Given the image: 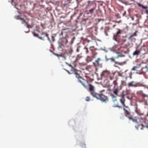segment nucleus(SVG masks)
Wrapping results in <instances>:
<instances>
[{"label": "nucleus", "instance_id": "79ce46f5", "mask_svg": "<svg viewBox=\"0 0 148 148\" xmlns=\"http://www.w3.org/2000/svg\"><path fill=\"white\" fill-rule=\"evenodd\" d=\"M66 71H67V72H68V73L69 74H71V73H70V72L69 71H68V70H66Z\"/></svg>", "mask_w": 148, "mask_h": 148}, {"label": "nucleus", "instance_id": "7c9ffc66", "mask_svg": "<svg viewBox=\"0 0 148 148\" xmlns=\"http://www.w3.org/2000/svg\"><path fill=\"white\" fill-rule=\"evenodd\" d=\"M95 49V47L94 46H90V50L93 51Z\"/></svg>", "mask_w": 148, "mask_h": 148}, {"label": "nucleus", "instance_id": "37998d69", "mask_svg": "<svg viewBox=\"0 0 148 148\" xmlns=\"http://www.w3.org/2000/svg\"><path fill=\"white\" fill-rule=\"evenodd\" d=\"M109 60H110V58H106V61H108Z\"/></svg>", "mask_w": 148, "mask_h": 148}, {"label": "nucleus", "instance_id": "c85d7f7f", "mask_svg": "<svg viewBox=\"0 0 148 148\" xmlns=\"http://www.w3.org/2000/svg\"><path fill=\"white\" fill-rule=\"evenodd\" d=\"M115 16L117 18H121V17L119 14H117L115 15Z\"/></svg>", "mask_w": 148, "mask_h": 148}, {"label": "nucleus", "instance_id": "4c0bfd02", "mask_svg": "<svg viewBox=\"0 0 148 148\" xmlns=\"http://www.w3.org/2000/svg\"><path fill=\"white\" fill-rule=\"evenodd\" d=\"M126 14V12L125 11H124L123 13V16H125Z\"/></svg>", "mask_w": 148, "mask_h": 148}, {"label": "nucleus", "instance_id": "ddd939ff", "mask_svg": "<svg viewBox=\"0 0 148 148\" xmlns=\"http://www.w3.org/2000/svg\"><path fill=\"white\" fill-rule=\"evenodd\" d=\"M113 106L114 107H117L119 108H121V106H119V103L117 101H113Z\"/></svg>", "mask_w": 148, "mask_h": 148}, {"label": "nucleus", "instance_id": "c756f323", "mask_svg": "<svg viewBox=\"0 0 148 148\" xmlns=\"http://www.w3.org/2000/svg\"><path fill=\"white\" fill-rule=\"evenodd\" d=\"M113 22L115 23H119L121 22L122 21L121 20H120L119 21H113Z\"/></svg>", "mask_w": 148, "mask_h": 148}, {"label": "nucleus", "instance_id": "49530a36", "mask_svg": "<svg viewBox=\"0 0 148 148\" xmlns=\"http://www.w3.org/2000/svg\"><path fill=\"white\" fill-rule=\"evenodd\" d=\"M52 37V38L53 39V41H54L53 37V36Z\"/></svg>", "mask_w": 148, "mask_h": 148}, {"label": "nucleus", "instance_id": "4468645a", "mask_svg": "<svg viewBox=\"0 0 148 148\" xmlns=\"http://www.w3.org/2000/svg\"><path fill=\"white\" fill-rule=\"evenodd\" d=\"M110 29V27L109 26L106 27L104 29V32L105 35L106 36H108V33L109 32Z\"/></svg>", "mask_w": 148, "mask_h": 148}, {"label": "nucleus", "instance_id": "2eb2a0df", "mask_svg": "<svg viewBox=\"0 0 148 148\" xmlns=\"http://www.w3.org/2000/svg\"><path fill=\"white\" fill-rule=\"evenodd\" d=\"M148 71V68L146 66L145 67H143L141 69L142 73L144 74L146 72H147Z\"/></svg>", "mask_w": 148, "mask_h": 148}, {"label": "nucleus", "instance_id": "20e7f679", "mask_svg": "<svg viewBox=\"0 0 148 148\" xmlns=\"http://www.w3.org/2000/svg\"><path fill=\"white\" fill-rule=\"evenodd\" d=\"M114 87L112 89L113 93L116 96H118L120 93V91L121 90L122 87L118 86V83L116 80L114 81L113 82Z\"/></svg>", "mask_w": 148, "mask_h": 148}, {"label": "nucleus", "instance_id": "bb28decb", "mask_svg": "<svg viewBox=\"0 0 148 148\" xmlns=\"http://www.w3.org/2000/svg\"><path fill=\"white\" fill-rule=\"evenodd\" d=\"M87 46H85V47L84 48V51L86 52V54H87L88 52V48L86 47Z\"/></svg>", "mask_w": 148, "mask_h": 148}, {"label": "nucleus", "instance_id": "ea45409f", "mask_svg": "<svg viewBox=\"0 0 148 148\" xmlns=\"http://www.w3.org/2000/svg\"><path fill=\"white\" fill-rule=\"evenodd\" d=\"M130 18H131L132 19V21H133L134 20V17L133 16H131L130 17Z\"/></svg>", "mask_w": 148, "mask_h": 148}, {"label": "nucleus", "instance_id": "aec40b11", "mask_svg": "<svg viewBox=\"0 0 148 148\" xmlns=\"http://www.w3.org/2000/svg\"><path fill=\"white\" fill-rule=\"evenodd\" d=\"M110 96L111 97V98L112 99V101H116L117 100V96L116 95H113L112 94H111L110 95Z\"/></svg>", "mask_w": 148, "mask_h": 148}, {"label": "nucleus", "instance_id": "393cba45", "mask_svg": "<svg viewBox=\"0 0 148 148\" xmlns=\"http://www.w3.org/2000/svg\"><path fill=\"white\" fill-rule=\"evenodd\" d=\"M136 36V32H134L129 37V39H130L132 38L133 37L135 36Z\"/></svg>", "mask_w": 148, "mask_h": 148}, {"label": "nucleus", "instance_id": "1a4fd4ad", "mask_svg": "<svg viewBox=\"0 0 148 148\" xmlns=\"http://www.w3.org/2000/svg\"><path fill=\"white\" fill-rule=\"evenodd\" d=\"M88 86H89V90L90 91L91 94L94 97L97 93L95 92L93 86L90 84H89Z\"/></svg>", "mask_w": 148, "mask_h": 148}, {"label": "nucleus", "instance_id": "6ab92c4d", "mask_svg": "<svg viewBox=\"0 0 148 148\" xmlns=\"http://www.w3.org/2000/svg\"><path fill=\"white\" fill-rule=\"evenodd\" d=\"M120 48V46L117 45H116L113 47V49L116 51L119 50Z\"/></svg>", "mask_w": 148, "mask_h": 148}, {"label": "nucleus", "instance_id": "a211bd4d", "mask_svg": "<svg viewBox=\"0 0 148 148\" xmlns=\"http://www.w3.org/2000/svg\"><path fill=\"white\" fill-rule=\"evenodd\" d=\"M140 64H137L136 66L133 67L132 68V70L137 71V69L140 67Z\"/></svg>", "mask_w": 148, "mask_h": 148}, {"label": "nucleus", "instance_id": "b1692460", "mask_svg": "<svg viewBox=\"0 0 148 148\" xmlns=\"http://www.w3.org/2000/svg\"><path fill=\"white\" fill-rule=\"evenodd\" d=\"M92 59V58L91 57L88 56L86 59V60L88 62H89L91 61Z\"/></svg>", "mask_w": 148, "mask_h": 148}, {"label": "nucleus", "instance_id": "58836bf2", "mask_svg": "<svg viewBox=\"0 0 148 148\" xmlns=\"http://www.w3.org/2000/svg\"><path fill=\"white\" fill-rule=\"evenodd\" d=\"M80 47H78L77 49V52H78L79 51V48Z\"/></svg>", "mask_w": 148, "mask_h": 148}, {"label": "nucleus", "instance_id": "a19ab883", "mask_svg": "<svg viewBox=\"0 0 148 148\" xmlns=\"http://www.w3.org/2000/svg\"><path fill=\"white\" fill-rule=\"evenodd\" d=\"M116 26V24H114L113 25L112 27L113 28H114Z\"/></svg>", "mask_w": 148, "mask_h": 148}, {"label": "nucleus", "instance_id": "dca6fc26", "mask_svg": "<svg viewBox=\"0 0 148 148\" xmlns=\"http://www.w3.org/2000/svg\"><path fill=\"white\" fill-rule=\"evenodd\" d=\"M140 125L142 126V127L140 128L142 130L144 129V128H146L148 129V125L144 126L142 123L141 124H139V125H138L137 126H136L135 127L137 129H138L139 127L140 126Z\"/></svg>", "mask_w": 148, "mask_h": 148}, {"label": "nucleus", "instance_id": "8fccbe9b", "mask_svg": "<svg viewBox=\"0 0 148 148\" xmlns=\"http://www.w3.org/2000/svg\"><path fill=\"white\" fill-rule=\"evenodd\" d=\"M90 43H91V44H92V42H90Z\"/></svg>", "mask_w": 148, "mask_h": 148}, {"label": "nucleus", "instance_id": "de8ad7c7", "mask_svg": "<svg viewBox=\"0 0 148 148\" xmlns=\"http://www.w3.org/2000/svg\"><path fill=\"white\" fill-rule=\"evenodd\" d=\"M90 41V40H88V43H89V42Z\"/></svg>", "mask_w": 148, "mask_h": 148}, {"label": "nucleus", "instance_id": "cd10ccee", "mask_svg": "<svg viewBox=\"0 0 148 148\" xmlns=\"http://www.w3.org/2000/svg\"><path fill=\"white\" fill-rule=\"evenodd\" d=\"M42 35H44L45 36L47 37L48 38V40H50V39L48 36V34H47V33H43L42 34H41Z\"/></svg>", "mask_w": 148, "mask_h": 148}, {"label": "nucleus", "instance_id": "39448f33", "mask_svg": "<svg viewBox=\"0 0 148 148\" xmlns=\"http://www.w3.org/2000/svg\"><path fill=\"white\" fill-rule=\"evenodd\" d=\"M76 77L78 79L79 81L85 87H86V85L88 84V82L86 80L82 79L77 72H75Z\"/></svg>", "mask_w": 148, "mask_h": 148}, {"label": "nucleus", "instance_id": "f257e3e1", "mask_svg": "<svg viewBox=\"0 0 148 148\" xmlns=\"http://www.w3.org/2000/svg\"><path fill=\"white\" fill-rule=\"evenodd\" d=\"M119 101L123 106V110L124 111V114L125 116L128 118L130 120H132L134 122L137 123L140 122L141 119L140 118L135 116L133 117V116L130 114V110L129 108L125 106V99L124 95L122 96L121 97Z\"/></svg>", "mask_w": 148, "mask_h": 148}, {"label": "nucleus", "instance_id": "a878e982", "mask_svg": "<svg viewBox=\"0 0 148 148\" xmlns=\"http://www.w3.org/2000/svg\"><path fill=\"white\" fill-rule=\"evenodd\" d=\"M32 33L34 36L37 37L39 38H40V39L41 40H43L42 37L38 36V34H36L34 32H33Z\"/></svg>", "mask_w": 148, "mask_h": 148}, {"label": "nucleus", "instance_id": "09e8293b", "mask_svg": "<svg viewBox=\"0 0 148 148\" xmlns=\"http://www.w3.org/2000/svg\"><path fill=\"white\" fill-rule=\"evenodd\" d=\"M100 20V19H99V21Z\"/></svg>", "mask_w": 148, "mask_h": 148}, {"label": "nucleus", "instance_id": "c9c22d12", "mask_svg": "<svg viewBox=\"0 0 148 148\" xmlns=\"http://www.w3.org/2000/svg\"><path fill=\"white\" fill-rule=\"evenodd\" d=\"M66 64L68 65H69V66L71 67L72 69H73V67L71 66V64H69L68 63H66Z\"/></svg>", "mask_w": 148, "mask_h": 148}, {"label": "nucleus", "instance_id": "473e14b6", "mask_svg": "<svg viewBox=\"0 0 148 148\" xmlns=\"http://www.w3.org/2000/svg\"><path fill=\"white\" fill-rule=\"evenodd\" d=\"M15 19H17V20H20V18H21L20 17H19V16H15Z\"/></svg>", "mask_w": 148, "mask_h": 148}, {"label": "nucleus", "instance_id": "6e6552de", "mask_svg": "<svg viewBox=\"0 0 148 148\" xmlns=\"http://www.w3.org/2000/svg\"><path fill=\"white\" fill-rule=\"evenodd\" d=\"M142 97V100L145 103H147L148 101V95L144 93L142 91H140L138 92Z\"/></svg>", "mask_w": 148, "mask_h": 148}, {"label": "nucleus", "instance_id": "603ef678", "mask_svg": "<svg viewBox=\"0 0 148 148\" xmlns=\"http://www.w3.org/2000/svg\"><path fill=\"white\" fill-rule=\"evenodd\" d=\"M146 11H147V10H146Z\"/></svg>", "mask_w": 148, "mask_h": 148}, {"label": "nucleus", "instance_id": "412c9836", "mask_svg": "<svg viewBox=\"0 0 148 148\" xmlns=\"http://www.w3.org/2000/svg\"><path fill=\"white\" fill-rule=\"evenodd\" d=\"M140 53V50H136L133 53V56H138L139 54Z\"/></svg>", "mask_w": 148, "mask_h": 148}, {"label": "nucleus", "instance_id": "c03bdc74", "mask_svg": "<svg viewBox=\"0 0 148 148\" xmlns=\"http://www.w3.org/2000/svg\"><path fill=\"white\" fill-rule=\"evenodd\" d=\"M135 16H136V17L137 18V17H138V16H137V15H136V14H135Z\"/></svg>", "mask_w": 148, "mask_h": 148}, {"label": "nucleus", "instance_id": "f704fd0d", "mask_svg": "<svg viewBox=\"0 0 148 148\" xmlns=\"http://www.w3.org/2000/svg\"><path fill=\"white\" fill-rule=\"evenodd\" d=\"M126 97L127 99L130 100L131 99H132V97H130L129 96H127Z\"/></svg>", "mask_w": 148, "mask_h": 148}, {"label": "nucleus", "instance_id": "a18cd8bd", "mask_svg": "<svg viewBox=\"0 0 148 148\" xmlns=\"http://www.w3.org/2000/svg\"><path fill=\"white\" fill-rule=\"evenodd\" d=\"M103 29V27H102L101 28V29Z\"/></svg>", "mask_w": 148, "mask_h": 148}, {"label": "nucleus", "instance_id": "9d476101", "mask_svg": "<svg viewBox=\"0 0 148 148\" xmlns=\"http://www.w3.org/2000/svg\"><path fill=\"white\" fill-rule=\"evenodd\" d=\"M101 59L99 58H97L95 61V62H93V64L94 66L96 67H98L100 66V62Z\"/></svg>", "mask_w": 148, "mask_h": 148}, {"label": "nucleus", "instance_id": "0eeeda50", "mask_svg": "<svg viewBox=\"0 0 148 148\" xmlns=\"http://www.w3.org/2000/svg\"><path fill=\"white\" fill-rule=\"evenodd\" d=\"M94 97L103 101H105L108 100L107 97L102 94H100L97 93Z\"/></svg>", "mask_w": 148, "mask_h": 148}, {"label": "nucleus", "instance_id": "f8f14e48", "mask_svg": "<svg viewBox=\"0 0 148 148\" xmlns=\"http://www.w3.org/2000/svg\"><path fill=\"white\" fill-rule=\"evenodd\" d=\"M20 20L21 21V22L22 24L25 23V25L28 28L30 27V25L23 18H20Z\"/></svg>", "mask_w": 148, "mask_h": 148}, {"label": "nucleus", "instance_id": "72a5a7b5", "mask_svg": "<svg viewBox=\"0 0 148 148\" xmlns=\"http://www.w3.org/2000/svg\"><path fill=\"white\" fill-rule=\"evenodd\" d=\"M86 101H89L90 100V98L88 97H87L86 98Z\"/></svg>", "mask_w": 148, "mask_h": 148}, {"label": "nucleus", "instance_id": "f3484780", "mask_svg": "<svg viewBox=\"0 0 148 148\" xmlns=\"http://www.w3.org/2000/svg\"><path fill=\"white\" fill-rule=\"evenodd\" d=\"M135 112L138 114L139 115H142L144 114L141 112L140 110L136 108L135 110Z\"/></svg>", "mask_w": 148, "mask_h": 148}, {"label": "nucleus", "instance_id": "423d86ee", "mask_svg": "<svg viewBox=\"0 0 148 148\" xmlns=\"http://www.w3.org/2000/svg\"><path fill=\"white\" fill-rule=\"evenodd\" d=\"M145 85L142 83H136L134 81L129 82L128 84V86L129 87H144Z\"/></svg>", "mask_w": 148, "mask_h": 148}, {"label": "nucleus", "instance_id": "f03ea898", "mask_svg": "<svg viewBox=\"0 0 148 148\" xmlns=\"http://www.w3.org/2000/svg\"><path fill=\"white\" fill-rule=\"evenodd\" d=\"M116 30L115 33L113 34V39L117 42H121V40L122 42H125L126 40V37H123V39L119 40L120 35L122 34L123 31L119 28L116 29Z\"/></svg>", "mask_w": 148, "mask_h": 148}, {"label": "nucleus", "instance_id": "2f4dec72", "mask_svg": "<svg viewBox=\"0 0 148 148\" xmlns=\"http://www.w3.org/2000/svg\"><path fill=\"white\" fill-rule=\"evenodd\" d=\"M136 23H135L134 24H133V25H136L138 23L139 21V20L138 18H137V19L136 20Z\"/></svg>", "mask_w": 148, "mask_h": 148}, {"label": "nucleus", "instance_id": "3c124183", "mask_svg": "<svg viewBox=\"0 0 148 148\" xmlns=\"http://www.w3.org/2000/svg\"><path fill=\"white\" fill-rule=\"evenodd\" d=\"M88 45H88H88H87V46H88Z\"/></svg>", "mask_w": 148, "mask_h": 148}, {"label": "nucleus", "instance_id": "5701e85b", "mask_svg": "<svg viewBox=\"0 0 148 148\" xmlns=\"http://www.w3.org/2000/svg\"><path fill=\"white\" fill-rule=\"evenodd\" d=\"M137 4L139 7H142L143 9H146L147 8V6H145L140 3H138Z\"/></svg>", "mask_w": 148, "mask_h": 148}, {"label": "nucleus", "instance_id": "4be33fe9", "mask_svg": "<svg viewBox=\"0 0 148 148\" xmlns=\"http://www.w3.org/2000/svg\"><path fill=\"white\" fill-rule=\"evenodd\" d=\"M95 7H94L92 9H90L89 11V13L88 14H92L94 12V10H95Z\"/></svg>", "mask_w": 148, "mask_h": 148}, {"label": "nucleus", "instance_id": "e433bc0d", "mask_svg": "<svg viewBox=\"0 0 148 148\" xmlns=\"http://www.w3.org/2000/svg\"><path fill=\"white\" fill-rule=\"evenodd\" d=\"M68 5V4H63V6L64 7H67V6Z\"/></svg>", "mask_w": 148, "mask_h": 148}, {"label": "nucleus", "instance_id": "9b49d317", "mask_svg": "<svg viewBox=\"0 0 148 148\" xmlns=\"http://www.w3.org/2000/svg\"><path fill=\"white\" fill-rule=\"evenodd\" d=\"M123 56H122V55H118L116 57L114 58V57H112L111 58H110V61L112 62H114L115 64H119V63L117 62L116 61H115V58H118L120 57H122Z\"/></svg>", "mask_w": 148, "mask_h": 148}, {"label": "nucleus", "instance_id": "7ed1b4c3", "mask_svg": "<svg viewBox=\"0 0 148 148\" xmlns=\"http://www.w3.org/2000/svg\"><path fill=\"white\" fill-rule=\"evenodd\" d=\"M102 77L103 78L108 82L112 80L114 78V74L110 72L109 71L106 70L103 71L101 74Z\"/></svg>", "mask_w": 148, "mask_h": 148}]
</instances>
